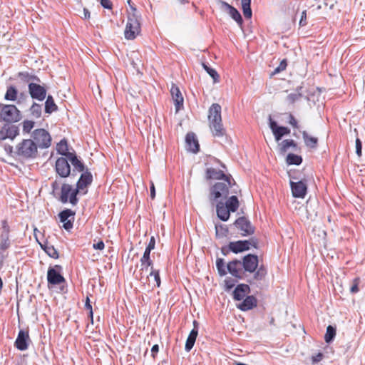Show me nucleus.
Instances as JSON below:
<instances>
[{
  "label": "nucleus",
  "instance_id": "f257e3e1",
  "mask_svg": "<svg viewBox=\"0 0 365 365\" xmlns=\"http://www.w3.org/2000/svg\"><path fill=\"white\" fill-rule=\"evenodd\" d=\"M209 126L215 137H222L226 130L223 127L221 116V106L218 103H213L209 108Z\"/></svg>",
  "mask_w": 365,
  "mask_h": 365
},
{
  "label": "nucleus",
  "instance_id": "f03ea898",
  "mask_svg": "<svg viewBox=\"0 0 365 365\" xmlns=\"http://www.w3.org/2000/svg\"><path fill=\"white\" fill-rule=\"evenodd\" d=\"M231 180L232 177L225 178L224 180L216 182L210 187L209 200L212 204L227 198L232 185Z\"/></svg>",
  "mask_w": 365,
  "mask_h": 365
},
{
  "label": "nucleus",
  "instance_id": "7ed1b4c3",
  "mask_svg": "<svg viewBox=\"0 0 365 365\" xmlns=\"http://www.w3.org/2000/svg\"><path fill=\"white\" fill-rule=\"evenodd\" d=\"M14 153L20 159H34L38 156V145L32 139H24L16 145Z\"/></svg>",
  "mask_w": 365,
  "mask_h": 365
},
{
  "label": "nucleus",
  "instance_id": "20e7f679",
  "mask_svg": "<svg viewBox=\"0 0 365 365\" xmlns=\"http://www.w3.org/2000/svg\"><path fill=\"white\" fill-rule=\"evenodd\" d=\"M22 118L20 110L14 105L0 103V123H16Z\"/></svg>",
  "mask_w": 365,
  "mask_h": 365
},
{
  "label": "nucleus",
  "instance_id": "39448f33",
  "mask_svg": "<svg viewBox=\"0 0 365 365\" xmlns=\"http://www.w3.org/2000/svg\"><path fill=\"white\" fill-rule=\"evenodd\" d=\"M140 32V24L137 15L135 13L128 14V21L125 29V38L128 40H133Z\"/></svg>",
  "mask_w": 365,
  "mask_h": 365
},
{
  "label": "nucleus",
  "instance_id": "423d86ee",
  "mask_svg": "<svg viewBox=\"0 0 365 365\" xmlns=\"http://www.w3.org/2000/svg\"><path fill=\"white\" fill-rule=\"evenodd\" d=\"M32 140L36 143L38 148H48L51 145V137L49 133L43 128L36 129L31 134Z\"/></svg>",
  "mask_w": 365,
  "mask_h": 365
},
{
  "label": "nucleus",
  "instance_id": "0eeeda50",
  "mask_svg": "<svg viewBox=\"0 0 365 365\" xmlns=\"http://www.w3.org/2000/svg\"><path fill=\"white\" fill-rule=\"evenodd\" d=\"M258 240L255 238H251L249 240H239L232 242L229 244V249L234 253H238L248 250L250 247L257 248Z\"/></svg>",
  "mask_w": 365,
  "mask_h": 365
},
{
  "label": "nucleus",
  "instance_id": "6e6552de",
  "mask_svg": "<svg viewBox=\"0 0 365 365\" xmlns=\"http://www.w3.org/2000/svg\"><path fill=\"white\" fill-rule=\"evenodd\" d=\"M68 159L64 157L57 158L55 164L56 173L62 178L71 176V170Z\"/></svg>",
  "mask_w": 365,
  "mask_h": 365
},
{
  "label": "nucleus",
  "instance_id": "1a4fd4ad",
  "mask_svg": "<svg viewBox=\"0 0 365 365\" xmlns=\"http://www.w3.org/2000/svg\"><path fill=\"white\" fill-rule=\"evenodd\" d=\"M62 267L60 265H55L49 267L47 272L48 283L52 285H57L65 282V278L61 274Z\"/></svg>",
  "mask_w": 365,
  "mask_h": 365
},
{
  "label": "nucleus",
  "instance_id": "9d476101",
  "mask_svg": "<svg viewBox=\"0 0 365 365\" xmlns=\"http://www.w3.org/2000/svg\"><path fill=\"white\" fill-rule=\"evenodd\" d=\"M19 135V127L12 123H6L0 129V140L6 139L14 140Z\"/></svg>",
  "mask_w": 365,
  "mask_h": 365
},
{
  "label": "nucleus",
  "instance_id": "9b49d317",
  "mask_svg": "<svg viewBox=\"0 0 365 365\" xmlns=\"http://www.w3.org/2000/svg\"><path fill=\"white\" fill-rule=\"evenodd\" d=\"M29 93L33 99L43 101L46 98V89L37 83H30L28 85Z\"/></svg>",
  "mask_w": 365,
  "mask_h": 365
},
{
  "label": "nucleus",
  "instance_id": "f8f14e48",
  "mask_svg": "<svg viewBox=\"0 0 365 365\" xmlns=\"http://www.w3.org/2000/svg\"><path fill=\"white\" fill-rule=\"evenodd\" d=\"M290 187L294 197L304 198L305 195H307V185L306 181H290Z\"/></svg>",
  "mask_w": 365,
  "mask_h": 365
},
{
  "label": "nucleus",
  "instance_id": "ddd939ff",
  "mask_svg": "<svg viewBox=\"0 0 365 365\" xmlns=\"http://www.w3.org/2000/svg\"><path fill=\"white\" fill-rule=\"evenodd\" d=\"M242 264L243 269L246 272L252 273L258 267V257L255 255L249 254L243 257Z\"/></svg>",
  "mask_w": 365,
  "mask_h": 365
},
{
  "label": "nucleus",
  "instance_id": "4468645a",
  "mask_svg": "<svg viewBox=\"0 0 365 365\" xmlns=\"http://www.w3.org/2000/svg\"><path fill=\"white\" fill-rule=\"evenodd\" d=\"M29 331L20 330L14 342V346L20 351H25L29 347Z\"/></svg>",
  "mask_w": 365,
  "mask_h": 365
},
{
  "label": "nucleus",
  "instance_id": "2eb2a0df",
  "mask_svg": "<svg viewBox=\"0 0 365 365\" xmlns=\"http://www.w3.org/2000/svg\"><path fill=\"white\" fill-rule=\"evenodd\" d=\"M69 155L70 158H68V160L73 166L71 176L74 177L76 175V173H84L86 170H88L84 165L83 162L78 158L76 153Z\"/></svg>",
  "mask_w": 365,
  "mask_h": 365
},
{
  "label": "nucleus",
  "instance_id": "dca6fc26",
  "mask_svg": "<svg viewBox=\"0 0 365 365\" xmlns=\"http://www.w3.org/2000/svg\"><path fill=\"white\" fill-rule=\"evenodd\" d=\"M170 94L174 101L176 111H179L183 108L184 98L179 88L173 84L170 88Z\"/></svg>",
  "mask_w": 365,
  "mask_h": 365
},
{
  "label": "nucleus",
  "instance_id": "f3484780",
  "mask_svg": "<svg viewBox=\"0 0 365 365\" xmlns=\"http://www.w3.org/2000/svg\"><path fill=\"white\" fill-rule=\"evenodd\" d=\"M242 264L240 260L235 259L230 262L227 265V271L235 277L241 279L242 277Z\"/></svg>",
  "mask_w": 365,
  "mask_h": 365
},
{
  "label": "nucleus",
  "instance_id": "a211bd4d",
  "mask_svg": "<svg viewBox=\"0 0 365 365\" xmlns=\"http://www.w3.org/2000/svg\"><path fill=\"white\" fill-rule=\"evenodd\" d=\"M222 8L225 10L229 15L240 25L242 26L243 23V20L240 12L233 7L230 5L228 3L225 1H221Z\"/></svg>",
  "mask_w": 365,
  "mask_h": 365
},
{
  "label": "nucleus",
  "instance_id": "6ab92c4d",
  "mask_svg": "<svg viewBox=\"0 0 365 365\" xmlns=\"http://www.w3.org/2000/svg\"><path fill=\"white\" fill-rule=\"evenodd\" d=\"M193 326L194 327L190 332L185 342V349L187 351H190L192 349L198 334V323L197 321L194 320Z\"/></svg>",
  "mask_w": 365,
  "mask_h": 365
},
{
  "label": "nucleus",
  "instance_id": "aec40b11",
  "mask_svg": "<svg viewBox=\"0 0 365 365\" xmlns=\"http://www.w3.org/2000/svg\"><path fill=\"white\" fill-rule=\"evenodd\" d=\"M187 150L193 153L199 152L200 145L197 137L194 133H188L185 137Z\"/></svg>",
  "mask_w": 365,
  "mask_h": 365
},
{
  "label": "nucleus",
  "instance_id": "412c9836",
  "mask_svg": "<svg viewBox=\"0 0 365 365\" xmlns=\"http://www.w3.org/2000/svg\"><path fill=\"white\" fill-rule=\"evenodd\" d=\"M205 178L207 180L215 179L219 181H222L224 180V178H231V175H225L222 170H216L213 168H209L206 170Z\"/></svg>",
  "mask_w": 365,
  "mask_h": 365
},
{
  "label": "nucleus",
  "instance_id": "4be33fe9",
  "mask_svg": "<svg viewBox=\"0 0 365 365\" xmlns=\"http://www.w3.org/2000/svg\"><path fill=\"white\" fill-rule=\"evenodd\" d=\"M250 292V287L245 284L237 285L233 292V298L235 300L240 301Z\"/></svg>",
  "mask_w": 365,
  "mask_h": 365
},
{
  "label": "nucleus",
  "instance_id": "5701e85b",
  "mask_svg": "<svg viewBox=\"0 0 365 365\" xmlns=\"http://www.w3.org/2000/svg\"><path fill=\"white\" fill-rule=\"evenodd\" d=\"M92 182L93 175L88 170H86V172L81 173L76 184L83 190H87V187L92 183Z\"/></svg>",
  "mask_w": 365,
  "mask_h": 365
},
{
  "label": "nucleus",
  "instance_id": "b1692460",
  "mask_svg": "<svg viewBox=\"0 0 365 365\" xmlns=\"http://www.w3.org/2000/svg\"><path fill=\"white\" fill-rule=\"evenodd\" d=\"M215 203H216V211L217 217L222 221H227L229 219L230 215V212L227 209V207H226L224 205V202L220 200L215 202Z\"/></svg>",
  "mask_w": 365,
  "mask_h": 365
},
{
  "label": "nucleus",
  "instance_id": "393cba45",
  "mask_svg": "<svg viewBox=\"0 0 365 365\" xmlns=\"http://www.w3.org/2000/svg\"><path fill=\"white\" fill-rule=\"evenodd\" d=\"M74 215V212L69 210L66 209L61 212L58 215L60 221L63 223V228H72L73 222L68 218Z\"/></svg>",
  "mask_w": 365,
  "mask_h": 365
},
{
  "label": "nucleus",
  "instance_id": "a878e982",
  "mask_svg": "<svg viewBox=\"0 0 365 365\" xmlns=\"http://www.w3.org/2000/svg\"><path fill=\"white\" fill-rule=\"evenodd\" d=\"M256 306V298L253 296H247L240 304H237V308L242 311H247Z\"/></svg>",
  "mask_w": 365,
  "mask_h": 365
},
{
  "label": "nucleus",
  "instance_id": "bb28decb",
  "mask_svg": "<svg viewBox=\"0 0 365 365\" xmlns=\"http://www.w3.org/2000/svg\"><path fill=\"white\" fill-rule=\"evenodd\" d=\"M279 150L281 154H284L287 150L292 148L293 150H297L298 145L297 143L292 139H286L282 140L278 145Z\"/></svg>",
  "mask_w": 365,
  "mask_h": 365
},
{
  "label": "nucleus",
  "instance_id": "cd10ccee",
  "mask_svg": "<svg viewBox=\"0 0 365 365\" xmlns=\"http://www.w3.org/2000/svg\"><path fill=\"white\" fill-rule=\"evenodd\" d=\"M56 150L58 154L65 156L66 158H69L71 154H74L76 152H69L68 151V145L67 140L63 138L61 140V141L56 145Z\"/></svg>",
  "mask_w": 365,
  "mask_h": 365
},
{
  "label": "nucleus",
  "instance_id": "c85d7f7f",
  "mask_svg": "<svg viewBox=\"0 0 365 365\" xmlns=\"http://www.w3.org/2000/svg\"><path fill=\"white\" fill-rule=\"evenodd\" d=\"M72 190V186L67 183H63L61 189V195L59 197L60 201L62 203H66L69 201L71 192Z\"/></svg>",
  "mask_w": 365,
  "mask_h": 365
},
{
  "label": "nucleus",
  "instance_id": "c756f323",
  "mask_svg": "<svg viewBox=\"0 0 365 365\" xmlns=\"http://www.w3.org/2000/svg\"><path fill=\"white\" fill-rule=\"evenodd\" d=\"M18 77L24 83H27L28 85L30 83H34V81H36L39 83L41 81L40 78L35 76L29 73V72H19L18 73Z\"/></svg>",
  "mask_w": 365,
  "mask_h": 365
},
{
  "label": "nucleus",
  "instance_id": "7c9ffc66",
  "mask_svg": "<svg viewBox=\"0 0 365 365\" xmlns=\"http://www.w3.org/2000/svg\"><path fill=\"white\" fill-rule=\"evenodd\" d=\"M305 145L310 148H316L318 145V139L316 137L310 136L307 131L302 133Z\"/></svg>",
  "mask_w": 365,
  "mask_h": 365
},
{
  "label": "nucleus",
  "instance_id": "2f4dec72",
  "mask_svg": "<svg viewBox=\"0 0 365 365\" xmlns=\"http://www.w3.org/2000/svg\"><path fill=\"white\" fill-rule=\"evenodd\" d=\"M79 193H82V194L84 195V194L87 193V190H83L81 187H79L76 184V187L75 189L72 188V190H71V195H70V197H69V202L71 205H77V203L78 202V199L77 197V195Z\"/></svg>",
  "mask_w": 365,
  "mask_h": 365
},
{
  "label": "nucleus",
  "instance_id": "473e14b6",
  "mask_svg": "<svg viewBox=\"0 0 365 365\" xmlns=\"http://www.w3.org/2000/svg\"><path fill=\"white\" fill-rule=\"evenodd\" d=\"M224 205L227 207V209L230 210V212H234L237 211L239 207V200L237 197L232 195L228 199L227 198V200L225 202H224Z\"/></svg>",
  "mask_w": 365,
  "mask_h": 365
},
{
  "label": "nucleus",
  "instance_id": "72a5a7b5",
  "mask_svg": "<svg viewBox=\"0 0 365 365\" xmlns=\"http://www.w3.org/2000/svg\"><path fill=\"white\" fill-rule=\"evenodd\" d=\"M255 272L252 280L250 281V284L254 281L259 282L264 279L267 275V269L264 265H260Z\"/></svg>",
  "mask_w": 365,
  "mask_h": 365
},
{
  "label": "nucleus",
  "instance_id": "f704fd0d",
  "mask_svg": "<svg viewBox=\"0 0 365 365\" xmlns=\"http://www.w3.org/2000/svg\"><path fill=\"white\" fill-rule=\"evenodd\" d=\"M58 110V106L54 102L53 97L51 95H48L46 97V100L45 102V113L48 114H51L53 112H55Z\"/></svg>",
  "mask_w": 365,
  "mask_h": 365
},
{
  "label": "nucleus",
  "instance_id": "c9c22d12",
  "mask_svg": "<svg viewBox=\"0 0 365 365\" xmlns=\"http://www.w3.org/2000/svg\"><path fill=\"white\" fill-rule=\"evenodd\" d=\"M150 250L145 249L143 257L140 259L141 270L145 269L146 270L149 267H153V261L150 258Z\"/></svg>",
  "mask_w": 365,
  "mask_h": 365
},
{
  "label": "nucleus",
  "instance_id": "e433bc0d",
  "mask_svg": "<svg viewBox=\"0 0 365 365\" xmlns=\"http://www.w3.org/2000/svg\"><path fill=\"white\" fill-rule=\"evenodd\" d=\"M10 247L9 230H4L0 236V249L6 250Z\"/></svg>",
  "mask_w": 365,
  "mask_h": 365
},
{
  "label": "nucleus",
  "instance_id": "4c0bfd02",
  "mask_svg": "<svg viewBox=\"0 0 365 365\" xmlns=\"http://www.w3.org/2000/svg\"><path fill=\"white\" fill-rule=\"evenodd\" d=\"M18 90L14 86H9L6 88V93L4 95V99L6 101H15L17 99Z\"/></svg>",
  "mask_w": 365,
  "mask_h": 365
},
{
  "label": "nucleus",
  "instance_id": "58836bf2",
  "mask_svg": "<svg viewBox=\"0 0 365 365\" xmlns=\"http://www.w3.org/2000/svg\"><path fill=\"white\" fill-rule=\"evenodd\" d=\"M34 231L35 238L40 246L48 242V237L46 236L45 230H34Z\"/></svg>",
  "mask_w": 365,
  "mask_h": 365
},
{
  "label": "nucleus",
  "instance_id": "ea45409f",
  "mask_svg": "<svg viewBox=\"0 0 365 365\" xmlns=\"http://www.w3.org/2000/svg\"><path fill=\"white\" fill-rule=\"evenodd\" d=\"M41 247L46 252V254L53 258L57 259L58 258V253L57 250L54 248V247L51 245H50L49 242L46 243L41 246Z\"/></svg>",
  "mask_w": 365,
  "mask_h": 365
},
{
  "label": "nucleus",
  "instance_id": "a19ab883",
  "mask_svg": "<svg viewBox=\"0 0 365 365\" xmlns=\"http://www.w3.org/2000/svg\"><path fill=\"white\" fill-rule=\"evenodd\" d=\"M241 4L244 16L246 19H250L252 15L250 7L251 0H241Z\"/></svg>",
  "mask_w": 365,
  "mask_h": 365
},
{
  "label": "nucleus",
  "instance_id": "79ce46f5",
  "mask_svg": "<svg viewBox=\"0 0 365 365\" xmlns=\"http://www.w3.org/2000/svg\"><path fill=\"white\" fill-rule=\"evenodd\" d=\"M286 162L288 165H299L302 163V158L294 153H289L287 156Z\"/></svg>",
  "mask_w": 365,
  "mask_h": 365
},
{
  "label": "nucleus",
  "instance_id": "37998d69",
  "mask_svg": "<svg viewBox=\"0 0 365 365\" xmlns=\"http://www.w3.org/2000/svg\"><path fill=\"white\" fill-rule=\"evenodd\" d=\"M290 133V130L287 127L279 126L278 129H276L274 132V136L276 141H279L282 138Z\"/></svg>",
  "mask_w": 365,
  "mask_h": 365
},
{
  "label": "nucleus",
  "instance_id": "c03bdc74",
  "mask_svg": "<svg viewBox=\"0 0 365 365\" xmlns=\"http://www.w3.org/2000/svg\"><path fill=\"white\" fill-rule=\"evenodd\" d=\"M29 110L33 118H39L42 113V105L34 102Z\"/></svg>",
  "mask_w": 365,
  "mask_h": 365
},
{
  "label": "nucleus",
  "instance_id": "a18cd8bd",
  "mask_svg": "<svg viewBox=\"0 0 365 365\" xmlns=\"http://www.w3.org/2000/svg\"><path fill=\"white\" fill-rule=\"evenodd\" d=\"M236 228H252L250 222L245 217H240L235 222Z\"/></svg>",
  "mask_w": 365,
  "mask_h": 365
},
{
  "label": "nucleus",
  "instance_id": "49530a36",
  "mask_svg": "<svg viewBox=\"0 0 365 365\" xmlns=\"http://www.w3.org/2000/svg\"><path fill=\"white\" fill-rule=\"evenodd\" d=\"M336 336V329L331 325L327 327L324 340L327 343L331 342Z\"/></svg>",
  "mask_w": 365,
  "mask_h": 365
},
{
  "label": "nucleus",
  "instance_id": "de8ad7c7",
  "mask_svg": "<svg viewBox=\"0 0 365 365\" xmlns=\"http://www.w3.org/2000/svg\"><path fill=\"white\" fill-rule=\"evenodd\" d=\"M202 66L204 69L207 71V73L211 76L215 83L219 82L220 76L215 69L210 67L206 63H202Z\"/></svg>",
  "mask_w": 365,
  "mask_h": 365
},
{
  "label": "nucleus",
  "instance_id": "09e8293b",
  "mask_svg": "<svg viewBox=\"0 0 365 365\" xmlns=\"http://www.w3.org/2000/svg\"><path fill=\"white\" fill-rule=\"evenodd\" d=\"M216 266L218 270L219 274L221 276H224L227 274V270L225 269V264L224 259L222 258H218L216 260Z\"/></svg>",
  "mask_w": 365,
  "mask_h": 365
},
{
  "label": "nucleus",
  "instance_id": "8fccbe9b",
  "mask_svg": "<svg viewBox=\"0 0 365 365\" xmlns=\"http://www.w3.org/2000/svg\"><path fill=\"white\" fill-rule=\"evenodd\" d=\"M35 123L32 120H25L22 123L23 133H29L34 127Z\"/></svg>",
  "mask_w": 365,
  "mask_h": 365
},
{
  "label": "nucleus",
  "instance_id": "3c124183",
  "mask_svg": "<svg viewBox=\"0 0 365 365\" xmlns=\"http://www.w3.org/2000/svg\"><path fill=\"white\" fill-rule=\"evenodd\" d=\"M150 277H153L154 279V281L155 282L156 287H159L160 286V274L159 270L154 269L153 267H151V271L149 274Z\"/></svg>",
  "mask_w": 365,
  "mask_h": 365
},
{
  "label": "nucleus",
  "instance_id": "603ef678",
  "mask_svg": "<svg viewBox=\"0 0 365 365\" xmlns=\"http://www.w3.org/2000/svg\"><path fill=\"white\" fill-rule=\"evenodd\" d=\"M360 282H361V279L359 277L354 278L352 280V282H351L352 284L350 287V292L351 294H356V293L359 292V285Z\"/></svg>",
  "mask_w": 365,
  "mask_h": 365
},
{
  "label": "nucleus",
  "instance_id": "864d4df0",
  "mask_svg": "<svg viewBox=\"0 0 365 365\" xmlns=\"http://www.w3.org/2000/svg\"><path fill=\"white\" fill-rule=\"evenodd\" d=\"M302 95L299 92L292 93L289 94L287 97V100L289 103H294L296 101H299L302 98Z\"/></svg>",
  "mask_w": 365,
  "mask_h": 365
},
{
  "label": "nucleus",
  "instance_id": "5fc2aeb1",
  "mask_svg": "<svg viewBox=\"0 0 365 365\" xmlns=\"http://www.w3.org/2000/svg\"><path fill=\"white\" fill-rule=\"evenodd\" d=\"M85 308L88 310V317L90 318L91 322L93 323V312L92 309V306L90 303V299L88 297H86Z\"/></svg>",
  "mask_w": 365,
  "mask_h": 365
},
{
  "label": "nucleus",
  "instance_id": "6e6d98bb",
  "mask_svg": "<svg viewBox=\"0 0 365 365\" xmlns=\"http://www.w3.org/2000/svg\"><path fill=\"white\" fill-rule=\"evenodd\" d=\"M287 66V60L286 59H283L280 62L279 65L277 68H274V70L272 72V75H275V74L279 73L281 71L285 70Z\"/></svg>",
  "mask_w": 365,
  "mask_h": 365
},
{
  "label": "nucleus",
  "instance_id": "4d7b16f0",
  "mask_svg": "<svg viewBox=\"0 0 365 365\" xmlns=\"http://www.w3.org/2000/svg\"><path fill=\"white\" fill-rule=\"evenodd\" d=\"M287 123L294 128H299L298 121L292 113L288 114Z\"/></svg>",
  "mask_w": 365,
  "mask_h": 365
},
{
  "label": "nucleus",
  "instance_id": "13d9d810",
  "mask_svg": "<svg viewBox=\"0 0 365 365\" xmlns=\"http://www.w3.org/2000/svg\"><path fill=\"white\" fill-rule=\"evenodd\" d=\"M225 287L226 290H230L233 288L235 285V280L230 277H227L225 279Z\"/></svg>",
  "mask_w": 365,
  "mask_h": 365
},
{
  "label": "nucleus",
  "instance_id": "bf43d9fd",
  "mask_svg": "<svg viewBox=\"0 0 365 365\" xmlns=\"http://www.w3.org/2000/svg\"><path fill=\"white\" fill-rule=\"evenodd\" d=\"M362 143L359 138L356 139V153L359 157L361 156Z\"/></svg>",
  "mask_w": 365,
  "mask_h": 365
},
{
  "label": "nucleus",
  "instance_id": "052dcab7",
  "mask_svg": "<svg viewBox=\"0 0 365 365\" xmlns=\"http://www.w3.org/2000/svg\"><path fill=\"white\" fill-rule=\"evenodd\" d=\"M307 11L304 10L301 14V17H300L299 24V26H304L307 25Z\"/></svg>",
  "mask_w": 365,
  "mask_h": 365
},
{
  "label": "nucleus",
  "instance_id": "680f3d73",
  "mask_svg": "<svg viewBox=\"0 0 365 365\" xmlns=\"http://www.w3.org/2000/svg\"><path fill=\"white\" fill-rule=\"evenodd\" d=\"M324 355L322 353L319 352L317 354L312 356V364H314L318 363L322 360Z\"/></svg>",
  "mask_w": 365,
  "mask_h": 365
},
{
  "label": "nucleus",
  "instance_id": "e2e57ef3",
  "mask_svg": "<svg viewBox=\"0 0 365 365\" xmlns=\"http://www.w3.org/2000/svg\"><path fill=\"white\" fill-rule=\"evenodd\" d=\"M269 128L272 130V133L274 134V130H276V129H278V128L279 126L277 125L276 121H274L272 119L271 115H269Z\"/></svg>",
  "mask_w": 365,
  "mask_h": 365
},
{
  "label": "nucleus",
  "instance_id": "0e129e2a",
  "mask_svg": "<svg viewBox=\"0 0 365 365\" xmlns=\"http://www.w3.org/2000/svg\"><path fill=\"white\" fill-rule=\"evenodd\" d=\"M101 5L108 9H111L113 4L110 0H101Z\"/></svg>",
  "mask_w": 365,
  "mask_h": 365
},
{
  "label": "nucleus",
  "instance_id": "69168bd1",
  "mask_svg": "<svg viewBox=\"0 0 365 365\" xmlns=\"http://www.w3.org/2000/svg\"><path fill=\"white\" fill-rule=\"evenodd\" d=\"M155 237L153 236H152L150 237L149 243L145 249L152 251L153 250L155 249Z\"/></svg>",
  "mask_w": 365,
  "mask_h": 365
},
{
  "label": "nucleus",
  "instance_id": "338daca9",
  "mask_svg": "<svg viewBox=\"0 0 365 365\" xmlns=\"http://www.w3.org/2000/svg\"><path fill=\"white\" fill-rule=\"evenodd\" d=\"M93 247L95 250H103L105 247V245L102 240L98 241L97 243L93 245Z\"/></svg>",
  "mask_w": 365,
  "mask_h": 365
},
{
  "label": "nucleus",
  "instance_id": "774afa93",
  "mask_svg": "<svg viewBox=\"0 0 365 365\" xmlns=\"http://www.w3.org/2000/svg\"><path fill=\"white\" fill-rule=\"evenodd\" d=\"M158 351H159L158 345V344L153 345L151 349L152 356L153 358H155V354L158 352Z\"/></svg>",
  "mask_w": 365,
  "mask_h": 365
}]
</instances>
